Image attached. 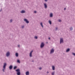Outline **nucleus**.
I'll return each instance as SVG.
<instances>
[{"label": "nucleus", "mask_w": 75, "mask_h": 75, "mask_svg": "<svg viewBox=\"0 0 75 75\" xmlns=\"http://www.w3.org/2000/svg\"><path fill=\"white\" fill-rule=\"evenodd\" d=\"M16 71L17 72V75H20L21 73L20 70V69H18L16 70Z\"/></svg>", "instance_id": "obj_1"}, {"label": "nucleus", "mask_w": 75, "mask_h": 75, "mask_svg": "<svg viewBox=\"0 0 75 75\" xmlns=\"http://www.w3.org/2000/svg\"><path fill=\"white\" fill-rule=\"evenodd\" d=\"M6 66H7V64L6 63H4V64L3 67V72H4V69H6Z\"/></svg>", "instance_id": "obj_2"}, {"label": "nucleus", "mask_w": 75, "mask_h": 75, "mask_svg": "<svg viewBox=\"0 0 75 75\" xmlns=\"http://www.w3.org/2000/svg\"><path fill=\"white\" fill-rule=\"evenodd\" d=\"M10 52L9 51L7 52L6 54V57H8L10 56Z\"/></svg>", "instance_id": "obj_3"}, {"label": "nucleus", "mask_w": 75, "mask_h": 75, "mask_svg": "<svg viewBox=\"0 0 75 75\" xmlns=\"http://www.w3.org/2000/svg\"><path fill=\"white\" fill-rule=\"evenodd\" d=\"M63 43H64V40H63V38H60V44H62Z\"/></svg>", "instance_id": "obj_4"}, {"label": "nucleus", "mask_w": 75, "mask_h": 75, "mask_svg": "<svg viewBox=\"0 0 75 75\" xmlns=\"http://www.w3.org/2000/svg\"><path fill=\"white\" fill-rule=\"evenodd\" d=\"M54 52V49L52 48L51 50H50V54H52Z\"/></svg>", "instance_id": "obj_5"}, {"label": "nucleus", "mask_w": 75, "mask_h": 75, "mask_svg": "<svg viewBox=\"0 0 75 75\" xmlns=\"http://www.w3.org/2000/svg\"><path fill=\"white\" fill-rule=\"evenodd\" d=\"M44 6L45 8L46 9V8H47V7H48V6H47V4L45 3H44Z\"/></svg>", "instance_id": "obj_6"}, {"label": "nucleus", "mask_w": 75, "mask_h": 75, "mask_svg": "<svg viewBox=\"0 0 75 75\" xmlns=\"http://www.w3.org/2000/svg\"><path fill=\"white\" fill-rule=\"evenodd\" d=\"M44 46V44L43 42H42L41 43V45H40V48H43Z\"/></svg>", "instance_id": "obj_7"}, {"label": "nucleus", "mask_w": 75, "mask_h": 75, "mask_svg": "<svg viewBox=\"0 0 75 75\" xmlns=\"http://www.w3.org/2000/svg\"><path fill=\"white\" fill-rule=\"evenodd\" d=\"M24 21H25L27 24H28V23H29V21H28V20L26 18L24 19Z\"/></svg>", "instance_id": "obj_8"}, {"label": "nucleus", "mask_w": 75, "mask_h": 75, "mask_svg": "<svg viewBox=\"0 0 75 75\" xmlns=\"http://www.w3.org/2000/svg\"><path fill=\"white\" fill-rule=\"evenodd\" d=\"M33 52V51H31V52L30 53V54H29V56L30 57H32V53Z\"/></svg>", "instance_id": "obj_9"}, {"label": "nucleus", "mask_w": 75, "mask_h": 75, "mask_svg": "<svg viewBox=\"0 0 75 75\" xmlns=\"http://www.w3.org/2000/svg\"><path fill=\"white\" fill-rule=\"evenodd\" d=\"M21 13H25V11L24 10H22V11H21L20 12Z\"/></svg>", "instance_id": "obj_10"}, {"label": "nucleus", "mask_w": 75, "mask_h": 75, "mask_svg": "<svg viewBox=\"0 0 75 75\" xmlns=\"http://www.w3.org/2000/svg\"><path fill=\"white\" fill-rule=\"evenodd\" d=\"M12 68H13V65H11L9 67V69H12Z\"/></svg>", "instance_id": "obj_11"}, {"label": "nucleus", "mask_w": 75, "mask_h": 75, "mask_svg": "<svg viewBox=\"0 0 75 75\" xmlns=\"http://www.w3.org/2000/svg\"><path fill=\"white\" fill-rule=\"evenodd\" d=\"M69 51H70V49L68 48V49H67V50H66V52H69Z\"/></svg>", "instance_id": "obj_12"}, {"label": "nucleus", "mask_w": 75, "mask_h": 75, "mask_svg": "<svg viewBox=\"0 0 75 75\" xmlns=\"http://www.w3.org/2000/svg\"><path fill=\"white\" fill-rule=\"evenodd\" d=\"M50 17H53V14H52V13H51L50 14Z\"/></svg>", "instance_id": "obj_13"}, {"label": "nucleus", "mask_w": 75, "mask_h": 75, "mask_svg": "<svg viewBox=\"0 0 75 75\" xmlns=\"http://www.w3.org/2000/svg\"><path fill=\"white\" fill-rule=\"evenodd\" d=\"M52 69L53 71H54L55 70V66H52Z\"/></svg>", "instance_id": "obj_14"}, {"label": "nucleus", "mask_w": 75, "mask_h": 75, "mask_svg": "<svg viewBox=\"0 0 75 75\" xmlns=\"http://www.w3.org/2000/svg\"><path fill=\"white\" fill-rule=\"evenodd\" d=\"M15 55L16 57H18V53H16Z\"/></svg>", "instance_id": "obj_15"}, {"label": "nucleus", "mask_w": 75, "mask_h": 75, "mask_svg": "<svg viewBox=\"0 0 75 75\" xmlns=\"http://www.w3.org/2000/svg\"><path fill=\"white\" fill-rule=\"evenodd\" d=\"M26 75H29V71H27L25 73Z\"/></svg>", "instance_id": "obj_16"}, {"label": "nucleus", "mask_w": 75, "mask_h": 75, "mask_svg": "<svg viewBox=\"0 0 75 75\" xmlns=\"http://www.w3.org/2000/svg\"><path fill=\"white\" fill-rule=\"evenodd\" d=\"M40 25L42 27V28H43L44 27V26H43V25H42V23L41 22L40 23Z\"/></svg>", "instance_id": "obj_17"}, {"label": "nucleus", "mask_w": 75, "mask_h": 75, "mask_svg": "<svg viewBox=\"0 0 75 75\" xmlns=\"http://www.w3.org/2000/svg\"><path fill=\"white\" fill-rule=\"evenodd\" d=\"M48 23L50 24L51 25V24H52V23L51 22V21L49 20V21Z\"/></svg>", "instance_id": "obj_18"}, {"label": "nucleus", "mask_w": 75, "mask_h": 75, "mask_svg": "<svg viewBox=\"0 0 75 75\" xmlns=\"http://www.w3.org/2000/svg\"><path fill=\"white\" fill-rule=\"evenodd\" d=\"M54 74H55V71H53L52 73L51 74L52 75H54Z\"/></svg>", "instance_id": "obj_19"}, {"label": "nucleus", "mask_w": 75, "mask_h": 75, "mask_svg": "<svg viewBox=\"0 0 75 75\" xmlns=\"http://www.w3.org/2000/svg\"><path fill=\"white\" fill-rule=\"evenodd\" d=\"M69 29H70V31H72V30H73V28L72 27H70L69 28Z\"/></svg>", "instance_id": "obj_20"}, {"label": "nucleus", "mask_w": 75, "mask_h": 75, "mask_svg": "<svg viewBox=\"0 0 75 75\" xmlns=\"http://www.w3.org/2000/svg\"><path fill=\"white\" fill-rule=\"evenodd\" d=\"M17 62L18 63H19V64L20 63V61L19 60H17Z\"/></svg>", "instance_id": "obj_21"}, {"label": "nucleus", "mask_w": 75, "mask_h": 75, "mask_svg": "<svg viewBox=\"0 0 75 75\" xmlns=\"http://www.w3.org/2000/svg\"><path fill=\"white\" fill-rule=\"evenodd\" d=\"M17 68V66H15L14 67L13 69H16V68Z\"/></svg>", "instance_id": "obj_22"}, {"label": "nucleus", "mask_w": 75, "mask_h": 75, "mask_svg": "<svg viewBox=\"0 0 75 75\" xmlns=\"http://www.w3.org/2000/svg\"><path fill=\"white\" fill-rule=\"evenodd\" d=\"M62 20H60V19H59L58 20V21L59 22H61V21H62Z\"/></svg>", "instance_id": "obj_23"}, {"label": "nucleus", "mask_w": 75, "mask_h": 75, "mask_svg": "<svg viewBox=\"0 0 75 75\" xmlns=\"http://www.w3.org/2000/svg\"><path fill=\"white\" fill-rule=\"evenodd\" d=\"M24 28V25H23L21 26V28Z\"/></svg>", "instance_id": "obj_24"}, {"label": "nucleus", "mask_w": 75, "mask_h": 75, "mask_svg": "<svg viewBox=\"0 0 75 75\" xmlns=\"http://www.w3.org/2000/svg\"><path fill=\"white\" fill-rule=\"evenodd\" d=\"M12 21H13V20L12 19H11L10 20V23H12Z\"/></svg>", "instance_id": "obj_25"}, {"label": "nucleus", "mask_w": 75, "mask_h": 75, "mask_svg": "<svg viewBox=\"0 0 75 75\" xmlns=\"http://www.w3.org/2000/svg\"><path fill=\"white\" fill-rule=\"evenodd\" d=\"M35 39H37V38H38L37 36H35Z\"/></svg>", "instance_id": "obj_26"}, {"label": "nucleus", "mask_w": 75, "mask_h": 75, "mask_svg": "<svg viewBox=\"0 0 75 75\" xmlns=\"http://www.w3.org/2000/svg\"><path fill=\"white\" fill-rule=\"evenodd\" d=\"M72 54L73 55H74V56H75V53H72Z\"/></svg>", "instance_id": "obj_27"}, {"label": "nucleus", "mask_w": 75, "mask_h": 75, "mask_svg": "<svg viewBox=\"0 0 75 75\" xmlns=\"http://www.w3.org/2000/svg\"><path fill=\"white\" fill-rule=\"evenodd\" d=\"M34 13H35H35H37V11H34Z\"/></svg>", "instance_id": "obj_28"}, {"label": "nucleus", "mask_w": 75, "mask_h": 75, "mask_svg": "<svg viewBox=\"0 0 75 75\" xmlns=\"http://www.w3.org/2000/svg\"><path fill=\"white\" fill-rule=\"evenodd\" d=\"M57 30H58V27H56V31H57Z\"/></svg>", "instance_id": "obj_29"}, {"label": "nucleus", "mask_w": 75, "mask_h": 75, "mask_svg": "<svg viewBox=\"0 0 75 75\" xmlns=\"http://www.w3.org/2000/svg\"><path fill=\"white\" fill-rule=\"evenodd\" d=\"M45 2H47L48 1V0H45Z\"/></svg>", "instance_id": "obj_30"}, {"label": "nucleus", "mask_w": 75, "mask_h": 75, "mask_svg": "<svg viewBox=\"0 0 75 75\" xmlns=\"http://www.w3.org/2000/svg\"><path fill=\"white\" fill-rule=\"evenodd\" d=\"M41 69H42L41 67H40L39 68V69H40V70H41Z\"/></svg>", "instance_id": "obj_31"}, {"label": "nucleus", "mask_w": 75, "mask_h": 75, "mask_svg": "<svg viewBox=\"0 0 75 75\" xmlns=\"http://www.w3.org/2000/svg\"><path fill=\"white\" fill-rule=\"evenodd\" d=\"M2 11V9H1V10H0V12H1Z\"/></svg>", "instance_id": "obj_32"}, {"label": "nucleus", "mask_w": 75, "mask_h": 75, "mask_svg": "<svg viewBox=\"0 0 75 75\" xmlns=\"http://www.w3.org/2000/svg\"><path fill=\"white\" fill-rule=\"evenodd\" d=\"M47 74H49V72L47 71Z\"/></svg>", "instance_id": "obj_33"}, {"label": "nucleus", "mask_w": 75, "mask_h": 75, "mask_svg": "<svg viewBox=\"0 0 75 75\" xmlns=\"http://www.w3.org/2000/svg\"><path fill=\"white\" fill-rule=\"evenodd\" d=\"M66 10V8H64V10Z\"/></svg>", "instance_id": "obj_34"}, {"label": "nucleus", "mask_w": 75, "mask_h": 75, "mask_svg": "<svg viewBox=\"0 0 75 75\" xmlns=\"http://www.w3.org/2000/svg\"><path fill=\"white\" fill-rule=\"evenodd\" d=\"M50 38H49V40H50Z\"/></svg>", "instance_id": "obj_35"}, {"label": "nucleus", "mask_w": 75, "mask_h": 75, "mask_svg": "<svg viewBox=\"0 0 75 75\" xmlns=\"http://www.w3.org/2000/svg\"><path fill=\"white\" fill-rule=\"evenodd\" d=\"M18 47H20V45H18Z\"/></svg>", "instance_id": "obj_36"}, {"label": "nucleus", "mask_w": 75, "mask_h": 75, "mask_svg": "<svg viewBox=\"0 0 75 75\" xmlns=\"http://www.w3.org/2000/svg\"><path fill=\"white\" fill-rule=\"evenodd\" d=\"M34 62L33 61H32V62Z\"/></svg>", "instance_id": "obj_37"}]
</instances>
